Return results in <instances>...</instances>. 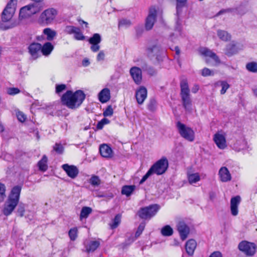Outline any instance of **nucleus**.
<instances>
[{"instance_id":"1","label":"nucleus","mask_w":257,"mask_h":257,"mask_svg":"<svg viewBox=\"0 0 257 257\" xmlns=\"http://www.w3.org/2000/svg\"><path fill=\"white\" fill-rule=\"evenodd\" d=\"M21 190L22 187L19 185L15 186L12 189L8 198L5 203L4 208L3 210L5 215L8 216L10 215L16 207L18 205V213L21 217L24 216L26 205L21 202L19 203Z\"/></svg>"},{"instance_id":"2","label":"nucleus","mask_w":257,"mask_h":257,"mask_svg":"<svg viewBox=\"0 0 257 257\" xmlns=\"http://www.w3.org/2000/svg\"><path fill=\"white\" fill-rule=\"evenodd\" d=\"M85 98V94L83 91L78 90L75 92L71 90L67 91L61 97L62 103L71 109L78 108Z\"/></svg>"},{"instance_id":"3","label":"nucleus","mask_w":257,"mask_h":257,"mask_svg":"<svg viewBox=\"0 0 257 257\" xmlns=\"http://www.w3.org/2000/svg\"><path fill=\"white\" fill-rule=\"evenodd\" d=\"M180 88V95L183 106L186 110L190 111L191 109L192 100L190 97V89L186 79L181 81Z\"/></svg>"},{"instance_id":"4","label":"nucleus","mask_w":257,"mask_h":257,"mask_svg":"<svg viewBox=\"0 0 257 257\" xmlns=\"http://www.w3.org/2000/svg\"><path fill=\"white\" fill-rule=\"evenodd\" d=\"M159 209V206L158 205H150L140 208L138 212V215L142 219H150L157 213Z\"/></svg>"},{"instance_id":"5","label":"nucleus","mask_w":257,"mask_h":257,"mask_svg":"<svg viewBox=\"0 0 257 257\" xmlns=\"http://www.w3.org/2000/svg\"><path fill=\"white\" fill-rule=\"evenodd\" d=\"M176 126L179 133L182 138L189 142H193L194 140L195 134L191 128L187 126L180 121L177 122Z\"/></svg>"},{"instance_id":"6","label":"nucleus","mask_w":257,"mask_h":257,"mask_svg":"<svg viewBox=\"0 0 257 257\" xmlns=\"http://www.w3.org/2000/svg\"><path fill=\"white\" fill-rule=\"evenodd\" d=\"M168 161L166 157H163L154 164H153L150 168L153 172V174L160 175L166 171L168 168Z\"/></svg>"},{"instance_id":"7","label":"nucleus","mask_w":257,"mask_h":257,"mask_svg":"<svg viewBox=\"0 0 257 257\" xmlns=\"http://www.w3.org/2000/svg\"><path fill=\"white\" fill-rule=\"evenodd\" d=\"M57 14V11L54 8L46 9L40 15L39 21L42 24H50L53 23Z\"/></svg>"},{"instance_id":"8","label":"nucleus","mask_w":257,"mask_h":257,"mask_svg":"<svg viewBox=\"0 0 257 257\" xmlns=\"http://www.w3.org/2000/svg\"><path fill=\"white\" fill-rule=\"evenodd\" d=\"M238 248L246 255L252 256L255 252L256 246L254 243L243 240L238 244Z\"/></svg>"},{"instance_id":"9","label":"nucleus","mask_w":257,"mask_h":257,"mask_svg":"<svg viewBox=\"0 0 257 257\" xmlns=\"http://www.w3.org/2000/svg\"><path fill=\"white\" fill-rule=\"evenodd\" d=\"M14 1L17 2V0H11L4 10L2 14L3 22H7L12 19L15 12L14 4H13Z\"/></svg>"},{"instance_id":"10","label":"nucleus","mask_w":257,"mask_h":257,"mask_svg":"<svg viewBox=\"0 0 257 257\" xmlns=\"http://www.w3.org/2000/svg\"><path fill=\"white\" fill-rule=\"evenodd\" d=\"M157 13V11L155 7H151L150 8L145 23V28L147 30H150L153 27L156 21Z\"/></svg>"},{"instance_id":"11","label":"nucleus","mask_w":257,"mask_h":257,"mask_svg":"<svg viewBox=\"0 0 257 257\" xmlns=\"http://www.w3.org/2000/svg\"><path fill=\"white\" fill-rule=\"evenodd\" d=\"M101 41V37L99 34L95 33L90 37L88 42L91 44L90 50L93 52H96L99 50L100 46L99 44Z\"/></svg>"},{"instance_id":"12","label":"nucleus","mask_w":257,"mask_h":257,"mask_svg":"<svg viewBox=\"0 0 257 257\" xmlns=\"http://www.w3.org/2000/svg\"><path fill=\"white\" fill-rule=\"evenodd\" d=\"M177 227L181 239L182 240H185L190 232V228L189 226L184 222L180 221L178 223Z\"/></svg>"},{"instance_id":"13","label":"nucleus","mask_w":257,"mask_h":257,"mask_svg":"<svg viewBox=\"0 0 257 257\" xmlns=\"http://www.w3.org/2000/svg\"><path fill=\"white\" fill-rule=\"evenodd\" d=\"M130 73L135 83L138 85L140 84L142 80L141 69L138 67H133L131 68Z\"/></svg>"},{"instance_id":"14","label":"nucleus","mask_w":257,"mask_h":257,"mask_svg":"<svg viewBox=\"0 0 257 257\" xmlns=\"http://www.w3.org/2000/svg\"><path fill=\"white\" fill-rule=\"evenodd\" d=\"M41 49L42 45L38 43H33L28 47L29 52L34 59L41 56Z\"/></svg>"},{"instance_id":"15","label":"nucleus","mask_w":257,"mask_h":257,"mask_svg":"<svg viewBox=\"0 0 257 257\" xmlns=\"http://www.w3.org/2000/svg\"><path fill=\"white\" fill-rule=\"evenodd\" d=\"M62 168L66 173L67 175L72 179L75 178L79 173L78 168L73 165H69L65 164L62 166Z\"/></svg>"},{"instance_id":"16","label":"nucleus","mask_w":257,"mask_h":257,"mask_svg":"<svg viewBox=\"0 0 257 257\" xmlns=\"http://www.w3.org/2000/svg\"><path fill=\"white\" fill-rule=\"evenodd\" d=\"M135 96L137 102L142 104L147 96V90L144 86H141L136 92Z\"/></svg>"},{"instance_id":"17","label":"nucleus","mask_w":257,"mask_h":257,"mask_svg":"<svg viewBox=\"0 0 257 257\" xmlns=\"http://www.w3.org/2000/svg\"><path fill=\"white\" fill-rule=\"evenodd\" d=\"M240 201L241 198L239 196H236L231 199L230 210L232 215L236 216L238 214V206Z\"/></svg>"},{"instance_id":"18","label":"nucleus","mask_w":257,"mask_h":257,"mask_svg":"<svg viewBox=\"0 0 257 257\" xmlns=\"http://www.w3.org/2000/svg\"><path fill=\"white\" fill-rule=\"evenodd\" d=\"M218 175L220 180L223 182H228L231 179V174L225 167H222L219 169Z\"/></svg>"},{"instance_id":"19","label":"nucleus","mask_w":257,"mask_h":257,"mask_svg":"<svg viewBox=\"0 0 257 257\" xmlns=\"http://www.w3.org/2000/svg\"><path fill=\"white\" fill-rule=\"evenodd\" d=\"M213 140L216 145L219 149H223L226 147V140L223 135L218 133L215 134Z\"/></svg>"},{"instance_id":"20","label":"nucleus","mask_w":257,"mask_h":257,"mask_svg":"<svg viewBox=\"0 0 257 257\" xmlns=\"http://www.w3.org/2000/svg\"><path fill=\"white\" fill-rule=\"evenodd\" d=\"M84 245L87 252H93L100 245V242L98 240L86 241L84 242Z\"/></svg>"},{"instance_id":"21","label":"nucleus","mask_w":257,"mask_h":257,"mask_svg":"<svg viewBox=\"0 0 257 257\" xmlns=\"http://www.w3.org/2000/svg\"><path fill=\"white\" fill-rule=\"evenodd\" d=\"M201 53L205 56L211 58L216 63H220V60L218 56L211 50L209 49L204 48L201 49Z\"/></svg>"},{"instance_id":"22","label":"nucleus","mask_w":257,"mask_h":257,"mask_svg":"<svg viewBox=\"0 0 257 257\" xmlns=\"http://www.w3.org/2000/svg\"><path fill=\"white\" fill-rule=\"evenodd\" d=\"M197 243L194 239H191L188 240L185 245V248L187 253L189 255H192L194 250L196 247Z\"/></svg>"},{"instance_id":"23","label":"nucleus","mask_w":257,"mask_h":257,"mask_svg":"<svg viewBox=\"0 0 257 257\" xmlns=\"http://www.w3.org/2000/svg\"><path fill=\"white\" fill-rule=\"evenodd\" d=\"M99 152L103 157L108 158L111 157L112 151L107 145L103 144L100 146Z\"/></svg>"},{"instance_id":"24","label":"nucleus","mask_w":257,"mask_h":257,"mask_svg":"<svg viewBox=\"0 0 257 257\" xmlns=\"http://www.w3.org/2000/svg\"><path fill=\"white\" fill-rule=\"evenodd\" d=\"M238 52V49L235 44L232 42L226 45L225 49V54L228 57H230Z\"/></svg>"},{"instance_id":"25","label":"nucleus","mask_w":257,"mask_h":257,"mask_svg":"<svg viewBox=\"0 0 257 257\" xmlns=\"http://www.w3.org/2000/svg\"><path fill=\"white\" fill-rule=\"evenodd\" d=\"M99 100L102 103H105L109 100L110 90L108 88L103 89L98 94Z\"/></svg>"},{"instance_id":"26","label":"nucleus","mask_w":257,"mask_h":257,"mask_svg":"<svg viewBox=\"0 0 257 257\" xmlns=\"http://www.w3.org/2000/svg\"><path fill=\"white\" fill-rule=\"evenodd\" d=\"M54 49V46L50 42H46L43 46L41 49V53L44 56H48L50 54L51 52Z\"/></svg>"},{"instance_id":"27","label":"nucleus","mask_w":257,"mask_h":257,"mask_svg":"<svg viewBox=\"0 0 257 257\" xmlns=\"http://www.w3.org/2000/svg\"><path fill=\"white\" fill-rule=\"evenodd\" d=\"M39 3V2H36L33 4L29 5L30 11V14H31V16L39 12L41 10H42L43 8L42 6Z\"/></svg>"},{"instance_id":"28","label":"nucleus","mask_w":257,"mask_h":257,"mask_svg":"<svg viewBox=\"0 0 257 257\" xmlns=\"http://www.w3.org/2000/svg\"><path fill=\"white\" fill-rule=\"evenodd\" d=\"M47 157L46 155H44L41 160H40L38 163V166L40 170L43 172H45L47 170Z\"/></svg>"},{"instance_id":"29","label":"nucleus","mask_w":257,"mask_h":257,"mask_svg":"<svg viewBox=\"0 0 257 257\" xmlns=\"http://www.w3.org/2000/svg\"><path fill=\"white\" fill-rule=\"evenodd\" d=\"M43 34L46 36L48 41H52L56 36V32L50 28H45L43 30Z\"/></svg>"},{"instance_id":"30","label":"nucleus","mask_w":257,"mask_h":257,"mask_svg":"<svg viewBox=\"0 0 257 257\" xmlns=\"http://www.w3.org/2000/svg\"><path fill=\"white\" fill-rule=\"evenodd\" d=\"M136 186L135 185H125L122 187L121 189V194L129 196L135 190Z\"/></svg>"},{"instance_id":"31","label":"nucleus","mask_w":257,"mask_h":257,"mask_svg":"<svg viewBox=\"0 0 257 257\" xmlns=\"http://www.w3.org/2000/svg\"><path fill=\"white\" fill-rule=\"evenodd\" d=\"M217 36L221 40L227 41L230 40L231 35L226 31L218 30L217 31Z\"/></svg>"},{"instance_id":"32","label":"nucleus","mask_w":257,"mask_h":257,"mask_svg":"<svg viewBox=\"0 0 257 257\" xmlns=\"http://www.w3.org/2000/svg\"><path fill=\"white\" fill-rule=\"evenodd\" d=\"M234 148L237 151L247 149V142L244 140L237 141L234 145Z\"/></svg>"},{"instance_id":"33","label":"nucleus","mask_w":257,"mask_h":257,"mask_svg":"<svg viewBox=\"0 0 257 257\" xmlns=\"http://www.w3.org/2000/svg\"><path fill=\"white\" fill-rule=\"evenodd\" d=\"M89 183L93 187H96L101 184V181L98 176L92 175L89 180Z\"/></svg>"},{"instance_id":"34","label":"nucleus","mask_w":257,"mask_h":257,"mask_svg":"<svg viewBox=\"0 0 257 257\" xmlns=\"http://www.w3.org/2000/svg\"><path fill=\"white\" fill-rule=\"evenodd\" d=\"M121 218V215L120 214H116L112 220V223L109 224L110 228L112 229L116 228L120 223Z\"/></svg>"},{"instance_id":"35","label":"nucleus","mask_w":257,"mask_h":257,"mask_svg":"<svg viewBox=\"0 0 257 257\" xmlns=\"http://www.w3.org/2000/svg\"><path fill=\"white\" fill-rule=\"evenodd\" d=\"M91 212L92 209L90 207H83L80 212V219L82 220L83 218H86Z\"/></svg>"},{"instance_id":"36","label":"nucleus","mask_w":257,"mask_h":257,"mask_svg":"<svg viewBox=\"0 0 257 257\" xmlns=\"http://www.w3.org/2000/svg\"><path fill=\"white\" fill-rule=\"evenodd\" d=\"M161 234L165 236H170L173 233L172 228L169 225L164 226L161 231Z\"/></svg>"},{"instance_id":"37","label":"nucleus","mask_w":257,"mask_h":257,"mask_svg":"<svg viewBox=\"0 0 257 257\" xmlns=\"http://www.w3.org/2000/svg\"><path fill=\"white\" fill-rule=\"evenodd\" d=\"M29 5L22 8L20 11V17L26 18L31 16Z\"/></svg>"},{"instance_id":"38","label":"nucleus","mask_w":257,"mask_h":257,"mask_svg":"<svg viewBox=\"0 0 257 257\" xmlns=\"http://www.w3.org/2000/svg\"><path fill=\"white\" fill-rule=\"evenodd\" d=\"M160 51V47L158 45H153L148 48V52L149 54L154 56H158Z\"/></svg>"},{"instance_id":"39","label":"nucleus","mask_w":257,"mask_h":257,"mask_svg":"<svg viewBox=\"0 0 257 257\" xmlns=\"http://www.w3.org/2000/svg\"><path fill=\"white\" fill-rule=\"evenodd\" d=\"M53 150L57 154L62 155L64 153V147L61 143H56L53 147Z\"/></svg>"},{"instance_id":"40","label":"nucleus","mask_w":257,"mask_h":257,"mask_svg":"<svg viewBox=\"0 0 257 257\" xmlns=\"http://www.w3.org/2000/svg\"><path fill=\"white\" fill-rule=\"evenodd\" d=\"M188 179L190 184L195 183L200 179V176L198 173H193L188 175Z\"/></svg>"},{"instance_id":"41","label":"nucleus","mask_w":257,"mask_h":257,"mask_svg":"<svg viewBox=\"0 0 257 257\" xmlns=\"http://www.w3.org/2000/svg\"><path fill=\"white\" fill-rule=\"evenodd\" d=\"M246 69L251 72H257V63L254 62H249L246 65Z\"/></svg>"},{"instance_id":"42","label":"nucleus","mask_w":257,"mask_h":257,"mask_svg":"<svg viewBox=\"0 0 257 257\" xmlns=\"http://www.w3.org/2000/svg\"><path fill=\"white\" fill-rule=\"evenodd\" d=\"M132 25L131 21L126 19H120L118 22V28L125 27L128 28Z\"/></svg>"},{"instance_id":"43","label":"nucleus","mask_w":257,"mask_h":257,"mask_svg":"<svg viewBox=\"0 0 257 257\" xmlns=\"http://www.w3.org/2000/svg\"><path fill=\"white\" fill-rule=\"evenodd\" d=\"M78 28L73 26L68 25L65 27L64 32L69 35L74 34L75 32H76V30H78Z\"/></svg>"},{"instance_id":"44","label":"nucleus","mask_w":257,"mask_h":257,"mask_svg":"<svg viewBox=\"0 0 257 257\" xmlns=\"http://www.w3.org/2000/svg\"><path fill=\"white\" fill-rule=\"evenodd\" d=\"M78 229L76 227L71 228L69 232V236L71 240H75L77 237Z\"/></svg>"},{"instance_id":"45","label":"nucleus","mask_w":257,"mask_h":257,"mask_svg":"<svg viewBox=\"0 0 257 257\" xmlns=\"http://www.w3.org/2000/svg\"><path fill=\"white\" fill-rule=\"evenodd\" d=\"M148 109L151 111H154L156 110L157 107V102L155 99L151 98L150 99L148 104Z\"/></svg>"},{"instance_id":"46","label":"nucleus","mask_w":257,"mask_h":257,"mask_svg":"<svg viewBox=\"0 0 257 257\" xmlns=\"http://www.w3.org/2000/svg\"><path fill=\"white\" fill-rule=\"evenodd\" d=\"M110 120L109 119L106 118H103L97 123L96 125V128L98 130H101L105 124H108Z\"/></svg>"},{"instance_id":"47","label":"nucleus","mask_w":257,"mask_h":257,"mask_svg":"<svg viewBox=\"0 0 257 257\" xmlns=\"http://www.w3.org/2000/svg\"><path fill=\"white\" fill-rule=\"evenodd\" d=\"M187 0H177L176 11L177 15L181 11V9L184 6Z\"/></svg>"},{"instance_id":"48","label":"nucleus","mask_w":257,"mask_h":257,"mask_svg":"<svg viewBox=\"0 0 257 257\" xmlns=\"http://www.w3.org/2000/svg\"><path fill=\"white\" fill-rule=\"evenodd\" d=\"M76 32L74 34V38L76 40H84L85 38V36L81 32L79 28H78V30H76Z\"/></svg>"},{"instance_id":"49","label":"nucleus","mask_w":257,"mask_h":257,"mask_svg":"<svg viewBox=\"0 0 257 257\" xmlns=\"http://www.w3.org/2000/svg\"><path fill=\"white\" fill-rule=\"evenodd\" d=\"M6 187L4 184L0 183V201H3L6 197Z\"/></svg>"},{"instance_id":"50","label":"nucleus","mask_w":257,"mask_h":257,"mask_svg":"<svg viewBox=\"0 0 257 257\" xmlns=\"http://www.w3.org/2000/svg\"><path fill=\"white\" fill-rule=\"evenodd\" d=\"M7 92L10 95H14L20 93V90L18 88L10 87L7 89Z\"/></svg>"},{"instance_id":"51","label":"nucleus","mask_w":257,"mask_h":257,"mask_svg":"<svg viewBox=\"0 0 257 257\" xmlns=\"http://www.w3.org/2000/svg\"><path fill=\"white\" fill-rule=\"evenodd\" d=\"M113 110L111 105H108L103 112L104 116H111L112 115Z\"/></svg>"},{"instance_id":"52","label":"nucleus","mask_w":257,"mask_h":257,"mask_svg":"<svg viewBox=\"0 0 257 257\" xmlns=\"http://www.w3.org/2000/svg\"><path fill=\"white\" fill-rule=\"evenodd\" d=\"M214 72L213 71L207 68H204L202 70L201 75L204 77H206L208 76H213L214 75Z\"/></svg>"},{"instance_id":"53","label":"nucleus","mask_w":257,"mask_h":257,"mask_svg":"<svg viewBox=\"0 0 257 257\" xmlns=\"http://www.w3.org/2000/svg\"><path fill=\"white\" fill-rule=\"evenodd\" d=\"M221 86L222 88L220 91V93L221 94H224L229 87V85L227 82L223 81L221 82Z\"/></svg>"},{"instance_id":"54","label":"nucleus","mask_w":257,"mask_h":257,"mask_svg":"<svg viewBox=\"0 0 257 257\" xmlns=\"http://www.w3.org/2000/svg\"><path fill=\"white\" fill-rule=\"evenodd\" d=\"M153 174V172L150 170V169H149L147 173L143 177L142 179L140 180L139 184H143L147 180V179Z\"/></svg>"},{"instance_id":"55","label":"nucleus","mask_w":257,"mask_h":257,"mask_svg":"<svg viewBox=\"0 0 257 257\" xmlns=\"http://www.w3.org/2000/svg\"><path fill=\"white\" fill-rule=\"evenodd\" d=\"M66 89L65 84H56V93L57 94L60 93Z\"/></svg>"},{"instance_id":"56","label":"nucleus","mask_w":257,"mask_h":257,"mask_svg":"<svg viewBox=\"0 0 257 257\" xmlns=\"http://www.w3.org/2000/svg\"><path fill=\"white\" fill-rule=\"evenodd\" d=\"M145 227V224L144 223H141L138 228V229L136 232V236H139L140 235V234L142 233L143 231L144 230Z\"/></svg>"},{"instance_id":"57","label":"nucleus","mask_w":257,"mask_h":257,"mask_svg":"<svg viewBox=\"0 0 257 257\" xmlns=\"http://www.w3.org/2000/svg\"><path fill=\"white\" fill-rule=\"evenodd\" d=\"M17 116L18 120L21 122H24L26 119V115L21 111H18L17 113Z\"/></svg>"},{"instance_id":"58","label":"nucleus","mask_w":257,"mask_h":257,"mask_svg":"<svg viewBox=\"0 0 257 257\" xmlns=\"http://www.w3.org/2000/svg\"><path fill=\"white\" fill-rule=\"evenodd\" d=\"M105 54L103 51H100L97 56V60L98 61H103L104 59Z\"/></svg>"},{"instance_id":"59","label":"nucleus","mask_w":257,"mask_h":257,"mask_svg":"<svg viewBox=\"0 0 257 257\" xmlns=\"http://www.w3.org/2000/svg\"><path fill=\"white\" fill-rule=\"evenodd\" d=\"M14 26H15V25L13 24H11L10 25L6 26L4 25L2 22H0V29L3 30H8L9 29H11V28H13Z\"/></svg>"},{"instance_id":"60","label":"nucleus","mask_w":257,"mask_h":257,"mask_svg":"<svg viewBox=\"0 0 257 257\" xmlns=\"http://www.w3.org/2000/svg\"><path fill=\"white\" fill-rule=\"evenodd\" d=\"M209 257H222V253L219 251L213 252Z\"/></svg>"},{"instance_id":"61","label":"nucleus","mask_w":257,"mask_h":257,"mask_svg":"<svg viewBox=\"0 0 257 257\" xmlns=\"http://www.w3.org/2000/svg\"><path fill=\"white\" fill-rule=\"evenodd\" d=\"M136 31L138 36L141 35L143 32V29L142 27H138L136 28Z\"/></svg>"},{"instance_id":"62","label":"nucleus","mask_w":257,"mask_h":257,"mask_svg":"<svg viewBox=\"0 0 257 257\" xmlns=\"http://www.w3.org/2000/svg\"><path fill=\"white\" fill-rule=\"evenodd\" d=\"M176 29L178 32H181V23L180 22L178 18V19H177V22H176Z\"/></svg>"},{"instance_id":"63","label":"nucleus","mask_w":257,"mask_h":257,"mask_svg":"<svg viewBox=\"0 0 257 257\" xmlns=\"http://www.w3.org/2000/svg\"><path fill=\"white\" fill-rule=\"evenodd\" d=\"M199 86L198 85H194L192 88V92L194 93H196L199 90Z\"/></svg>"},{"instance_id":"64","label":"nucleus","mask_w":257,"mask_h":257,"mask_svg":"<svg viewBox=\"0 0 257 257\" xmlns=\"http://www.w3.org/2000/svg\"><path fill=\"white\" fill-rule=\"evenodd\" d=\"M82 64L83 66L86 67V66H88L89 65L90 63H89V60L87 59H84L83 60V61L82 62Z\"/></svg>"}]
</instances>
